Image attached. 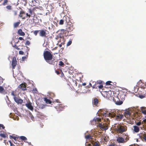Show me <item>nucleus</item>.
Listing matches in <instances>:
<instances>
[{"instance_id":"nucleus-57","label":"nucleus","mask_w":146,"mask_h":146,"mask_svg":"<svg viewBox=\"0 0 146 146\" xmlns=\"http://www.w3.org/2000/svg\"><path fill=\"white\" fill-rule=\"evenodd\" d=\"M19 39L20 40H24V39H23V38L22 37H19Z\"/></svg>"},{"instance_id":"nucleus-16","label":"nucleus","mask_w":146,"mask_h":146,"mask_svg":"<svg viewBox=\"0 0 146 146\" xmlns=\"http://www.w3.org/2000/svg\"><path fill=\"white\" fill-rule=\"evenodd\" d=\"M26 106L29 110H33V107L31 105V103L29 101L28 103L25 104Z\"/></svg>"},{"instance_id":"nucleus-21","label":"nucleus","mask_w":146,"mask_h":146,"mask_svg":"<svg viewBox=\"0 0 146 146\" xmlns=\"http://www.w3.org/2000/svg\"><path fill=\"white\" fill-rule=\"evenodd\" d=\"M91 142L93 146H99L100 143L99 142L95 141L94 140H92Z\"/></svg>"},{"instance_id":"nucleus-51","label":"nucleus","mask_w":146,"mask_h":146,"mask_svg":"<svg viewBox=\"0 0 146 146\" xmlns=\"http://www.w3.org/2000/svg\"><path fill=\"white\" fill-rule=\"evenodd\" d=\"M26 15L27 17H28L29 18H30L31 17V15H30V14H29L27 13H26Z\"/></svg>"},{"instance_id":"nucleus-8","label":"nucleus","mask_w":146,"mask_h":146,"mask_svg":"<svg viewBox=\"0 0 146 146\" xmlns=\"http://www.w3.org/2000/svg\"><path fill=\"white\" fill-rule=\"evenodd\" d=\"M39 31V35L41 37H47L46 35H47L48 33H46V32L48 33V34H49L48 31H47L46 30H42L40 31Z\"/></svg>"},{"instance_id":"nucleus-45","label":"nucleus","mask_w":146,"mask_h":146,"mask_svg":"<svg viewBox=\"0 0 146 146\" xmlns=\"http://www.w3.org/2000/svg\"><path fill=\"white\" fill-rule=\"evenodd\" d=\"M8 2L7 0H5L3 3V5H6Z\"/></svg>"},{"instance_id":"nucleus-7","label":"nucleus","mask_w":146,"mask_h":146,"mask_svg":"<svg viewBox=\"0 0 146 146\" xmlns=\"http://www.w3.org/2000/svg\"><path fill=\"white\" fill-rule=\"evenodd\" d=\"M98 126L102 131L106 130L108 129V126L107 124L103 123H99Z\"/></svg>"},{"instance_id":"nucleus-31","label":"nucleus","mask_w":146,"mask_h":146,"mask_svg":"<svg viewBox=\"0 0 146 146\" xmlns=\"http://www.w3.org/2000/svg\"><path fill=\"white\" fill-rule=\"evenodd\" d=\"M16 92L15 91H12L11 93V95L13 96V98L15 97H16V94H15Z\"/></svg>"},{"instance_id":"nucleus-49","label":"nucleus","mask_w":146,"mask_h":146,"mask_svg":"<svg viewBox=\"0 0 146 146\" xmlns=\"http://www.w3.org/2000/svg\"><path fill=\"white\" fill-rule=\"evenodd\" d=\"M19 54H22L23 55L24 54V52L20 50L19 51Z\"/></svg>"},{"instance_id":"nucleus-41","label":"nucleus","mask_w":146,"mask_h":146,"mask_svg":"<svg viewBox=\"0 0 146 146\" xmlns=\"http://www.w3.org/2000/svg\"><path fill=\"white\" fill-rule=\"evenodd\" d=\"M72 40H70L67 42L66 45L68 46H69L70 45H71V44H72Z\"/></svg>"},{"instance_id":"nucleus-22","label":"nucleus","mask_w":146,"mask_h":146,"mask_svg":"<svg viewBox=\"0 0 146 146\" xmlns=\"http://www.w3.org/2000/svg\"><path fill=\"white\" fill-rule=\"evenodd\" d=\"M131 114V113L129 110H126L124 112L125 115L126 117L130 116Z\"/></svg>"},{"instance_id":"nucleus-62","label":"nucleus","mask_w":146,"mask_h":146,"mask_svg":"<svg viewBox=\"0 0 146 146\" xmlns=\"http://www.w3.org/2000/svg\"><path fill=\"white\" fill-rule=\"evenodd\" d=\"M50 95L51 96H54V94L52 93L50 94Z\"/></svg>"},{"instance_id":"nucleus-52","label":"nucleus","mask_w":146,"mask_h":146,"mask_svg":"<svg viewBox=\"0 0 146 146\" xmlns=\"http://www.w3.org/2000/svg\"><path fill=\"white\" fill-rule=\"evenodd\" d=\"M1 127H2L3 129H4L5 128V127L2 124H0V128Z\"/></svg>"},{"instance_id":"nucleus-63","label":"nucleus","mask_w":146,"mask_h":146,"mask_svg":"<svg viewBox=\"0 0 146 146\" xmlns=\"http://www.w3.org/2000/svg\"><path fill=\"white\" fill-rule=\"evenodd\" d=\"M82 85L83 86H85L86 85V84L85 83L82 84Z\"/></svg>"},{"instance_id":"nucleus-40","label":"nucleus","mask_w":146,"mask_h":146,"mask_svg":"<svg viewBox=\"0 0 146 146\" xmlns=\"http://www.w3.org/2000/svg\"><path fill=\"white\" fill-rule=\"evenodd\" d=\"M3 79L0 76V85L3 82Z\"/></svg>"},{"instance_id":"nucleus-58","label":"nucleus","mask_w":146,"mask_h":146,"mask_svg":"<svg viewBox=\"0 0 146 146\" xmlns=\"http://www.w3.org/2000/svg\"><path fill=\"white\" fill-rule=\"evenodd\" d=\"M56 73L58 75L59 74H60V72L58 70H56Z\"/></svg>"},{"instance_id":"nucleus-1","label":"nucleus","mask_w":146,"mask_h":146,"mask_svg":"<svg viewBox=\"0 0 146 146\" xmlns=\"http://www.w3.org/2000/svg\"><path fill=\"white\" fill-rule=\"evenodd\" d=\"M113 100L115 103L117 105H120L123 103L124 100L125 95L122 91L113 92Z\"/></svg>"},{"instance_id":"nucleus-2","label":"nucleus","mask_w":146,"mask_h":146,"mask_svg":"<svg viewBox=\"0 0 146 146\" xmlns=\"http://www.w3.org/2000/svg\"><path fill=\"white\" fill-rule=\"evenodd\" d=\"M113 100L115 103L117 105H120L123 103L124 100L125 95L122 91L113 92Z\"/></svg>"},{"instance_id":"nucleus-6","label":"nucleus","mask_w":146,"mask_h":146,"mask_svg":"<svg viewBox=\"0 0 146 146\" xmlns=\"http://www.w3.org/2000/svg\"><path fill=\"white\" fill-rule=\"evenodd\" d=\"M116 130L119 133H122L123 132L126 131L127 130L126 126H122L118 124L116 128Z\"/></svg>"},{"instance_id":"nucleus-25","label":"nucleus","mask_w":146,"mask_h":146,"mask_svg":"<svg viewBox=\"0 0 146 146\" xmlns=\"http://www.w3.org/2000/svg\"><path fill=\"white\" fill-rule=\"evenodd\" d=\"M20 23V21L19 20V21L13 24V27L14 28H16L18 27Z\"/></svg>"},{"instance_id":"nucleus-20","label":"nucleus","mask_w":146,"mask_h":146,"mask_svg":"<svg viewBox=\"0 0 146 146\" xmlns=\"http://www.w3.org/2000/svg\"><path fill=\"white\" fill-rule=\"evenodd\" d=\"M33 10H33H31V9H29V12L31 15V16L32 17H34L36 15V14L35 13Z\"/></svg>"},{"instance_id":"nucleus-34","label":"nucleus","mask_w":146,"mask_h":146,"mask_svg":"<svg viewBox=\"0 0 146 146\" xmlns=\"http://www.w3.org/2000/svg\"><path fill=\"white\" fill-rule=\"evenodd\" d=\"M0 136L3 138H5L7 137V135L6 134L1 133H0Z\"/></svg>"},{"instance_id":"nucleus-23","label":"nucleus","mask_w":146,"mask_h":146,"mask_svg":"<svg viewBox=\"0 0 146 146\" xmlns=\"http://www.w3.org/2000/svg\"><path fill=\"white\" fill-rule=\"evenodd\" d=\"M17 33L21 36H24L25 35V33L23 32L21 29H19L17 31Z\"/></svg>"},{"instance_id":"nucleus-43","label":"nucleus","mask_w":146,"mask_h":146,"mask_svg":"<svg viewBox=\"0 0 146 146\" xmlns=\"http://www.w3.org/2000/svg\"><path fill=\"white\" fill-rule=\"evenodd\" d=\"M64 21L63 20H62V19L60 20V21L59 23L60 25H63L64 24Z\"/></svg>"},{"instance_id":"nucleus-13","label":"nucleus","mask_w":146,"mask_h":146,"mask_svg":"<svg viewBox=\"0 0 146 146\" xmlns=\"http://www.w3.org/2000/svg\"><path fill=\"white\" fill-rule=\"evenodd\" d=\"M14 101L18 104H21L23 102V100L22 99L19 98L17 97L14 98Z\"/></svg>"},{"instance_id":"nucleus-37","label":"nucleus","mask_w":146,"mask_h":146,"mask_svg":"<svg viewBox=\"0 0 146 146\" xmlns=\"http://www.w3.org/2000/svg\"><path fill=\"white\" fill-rule=\"evenodd\" d=\"M58 37H59L60 38H64V36L63 35L60 33H59L58 35Z\"/></svg>"},{"instance_id":"nucleus-27","label":"nucleus","mask_w":146,"mask_h":146,"mask_svg":"<svg viewBox=\"0 0 146 146\" xmlns=\"http://www.w3.org/2000/svg\"><path fill=\"white\" fill-rule=\"evenodd\" d=\"M142 112L144 114L146 115V107H142L141 108Z\"/></svg>"},{"instance_id":"nucleus-38","label":"nucleus","mask_w":146,"mask_h":146,"mask_svg":"<svg viewBox=\"0 0 146 146\" xmlns=\"http://www.w3.org/2000/svg\"><path fill=\"white\" fill-rule=\"evenodd\" d=\"M39 31H33V33L35 36L37 35Z\"/></svg>"},{"instance_id":"nucleus-46","label":"nucleus","mask_w":146,"mask_h":146,"mask_svg":"<svg viewBox=\"0 0 146 146\" xmlns=\"http://www.w3.org/2000/svg\"><path fill=\"white\" fill-rule=\"evenodd\" d=\"M30 44V41L29 40L27 41L25 43V44L26 45H29Z\"/></svg>"},{"instance_id":"nucleus-26","label":"nucleus","mask_w":146,"mask_h":146,"mask_svg":"<svg viewBox=\"0 0 146 146\" xmlns=\"http://www.w3.org/2000/svg\"><path fill=\"white\" fill-rule=\"evenodd\" d=\"M134 131L136 133L138 132L139 130V128L138 126L135 125L133 126Z\"/></svg>"},{"instance_id":"nucleus-19","label":"nucleus","mask_w":146,"mask_h":146,"mask_svg":"<svg viewBox=\"0 0 146 146\" xmlns=\"http://www.w3.org/2000/svg\"><path fill=\"white\" fill-rule=\"evenodd\" d=\"M73 29L74 28L72 25H68L67 27L66 28V30L68 32H71L72 31Z\"/></svg>"},{"instance_id":"nucleus-30","label":"nucleus","mask_w":146,"mask_h":146,"mask_svg":"<svg viewBox=\"0 0 146 146\" xmlns=\"http://www.w3.org/2000/svg\"><path fill=\"white\" fill-rule=\"evenodd\" d=\"M19 140H20V139H21L22 140H23L25 142V141L26 140H27V138L24 136H21L20 137V138H19Z\"/></svg>"},{"instance_id":"nucleus-12","label":"nucleus","mask_w":146,"mask_h":146,"mask_svg":"<svg viewBox=\"0 0 146 146\" xmlns=\"http://www.w3.org/2000/svg\"><path fill=\"white\" fill-rule=\"evenodd\" d=\"M17 64V61L15 57L13 58L12 62V66L13 69H15Z\"/></svg>"},{"instance_id":"nucleus-35","label":"nucleus","mask_w":146,"mask_h":146,"mask_svg":"<svg viewBox=\"0 0 146 146\" xmlns=\"http://www.w3.org/2000/svg\"><path fill=\"white\" fill-rule=\"evenodd\" d=\"M11 137L12 138L14 139L17 142V141H18L19 140V137H16L13 136H11Z\"/></svg>"},{"instance_id":"nucleus-10","label":"nucleus","mask_w":146,"mask_h":146,"mask_svg":"<svg viewBox=\"0 0 146 146\" xmlns=\"http://www.w3.org/2000/svg\"><path fill=\"white\" fill-rule=\"evenodd\" d=\"M113 92L109 91L106 92V97L107 98L109 99L110 98H113Z\"/></svg>"},{"instance_id":"nucleus-5","label":"nucleus","mask_w":146,"mask_h":146,"mask_svg":"<svg viewBox=\"0 0 146 146\" xmlns=\"http://www.w3.org/2000/svg\"><path fill=\"white\" fill-rule=\"evenodd\" d=\"M129 139L128 135H125L123 137H118L116 139L117 141L119 143H125Z\"/></svg>"},{"instance_id":"nucleus-56","label":"nucleus","mask_w":146,"mask_h":146,"mask_svg":"<svg viewBox=\"0 0 146 146\" xmlns=\"http://www.w3.org/2000/svg\"><path fill=\"white\" fill-rule=\"evenodd\" d=\"M9 142L10 143V145L11 146H13L14 145L11 142V141H9Z\"/></svg>"},{"instance_id":"nucleus-28","label":"nucleus","mask_w":146,"mask_h":146,"mask_svg":"<svg viewBox=\"0 0 146 146\" xmlns=\"http://www.w3.org/2000/svg\"><path fill=\"white\" fill-rule=\"evenodd\" d=\"M44 101H45L46 103L47 104H51L52 103V102L50 100L46 98H44Z\"/></svg>"},{"instance_id":"nucleus-11","label":"nucleus","mask_w":146,"mask_h":146,"mask_svg":"<svg viewBox=\"0 0 146 146\" xmlns=\"http://www.w3.org/2000/svg\"><path fill=\"white\" fill-rule=\"evenodd\" d=\"M101 120V119L98 117H95L94 118L93 120L91 122V123L92 124L94 125V124H96L97 123V122L100 121Z\"/></svg>"},{"instance_id":"nucleus-4","label":"nucleus","mask_w":146,"mask_h":146,"mask_svg":"<svg viewBox=\"0 0 146 146\" xmlns=\"http://www.w3.org/2000/svg\"><path fill=\"white\" fill-rule=\"evenodd\" d=\"M109 115L112 117H116V119L117 120H119L122 119L123 118V115L121 114V112L115 111V112H112L111 113H109Z\"/></svg>"},{"instance_id":"nucleus-18","label":"nucleus","mask_w":146,"mask_h":146,"mask_svg":"<svg viewBox=\"0 0 146 146\" xmlns=\"http://www.w3.org/2000/svg\"><path fill=\"white\" fill-rule=\"evenodd\" d=\"M102 116L104 117H105V118L104 119V120L105 121L107 120V122H108L110 121L109 119V118H108L107 117H109L108 116V113H102Z\"/></svg>"},{"instance_id":"nucleus-44","label":"nucleus","mask_w":146,"mask_h":146,"mask_svg":"<svg viewBox=\"0 0 146 146\" xmlns=\"http://www.w3.org/2000/svg\"><path fill=\"white\" fill-rule=\"evenodd\" d=\"M109 146H116V144L114 142L113 143H111L109 145Z\"/></svg>"},{"instance_id":"nucleus-3","label":"nucleus","mask_w":146,"mask_h":146,"mask_svg":"<svg viewBox=\"0 0 146 146\" xmlns=\"http://www.w3.org/2000/svg\"><path fill=\"white\" fill-rule=\"evenodd\" d=\"M43 56L45 60L47 63L50 64L54 65L55 62L52 60L53 56L50 52L47 51H44Z\"/></svg>"},{"instance_id":"nucleus-39","label":"nucleus","mask_w":146,"mask_h":146,"mask_svg":"<svg viewBox=\"0 0 146 146\" xmlns=\"http://www.w3.org/2000/svg\"><path fill=\"white\" fill-rule=\"evenodd\" d=\"M59 65L62 66L64 65V63L62 61H60L59 62Z\"/></svg>"},{"instance_id":"nucleus-61","label":"nucleus","mask_w":146,"mask_h":146,"mask_svg":"<svg viewBox=\"0 0 146 146\" xmlns=\"http://www.w3.org/2000/svg\"><path fill=\"white\" fill-rule=\"evenodd\" d=\"M15 48L18 50H19L20 49V48H18L17 46H16V47H15Z\"/></svg>"},{"instance_id":"nucleus-9","label":"nucleus","mask_w":146,"mask_h":146,"mask_svg":"<svg viewBox=\"0 0 146 146\" xmlns=\"http://www.w3.org/2000/svg\"><path fill=\"white\" fill-rule=\"evenodd\" d=\"M26 85L27 84L25 83H23L19 86L18 88L21 90L25 91L26 90Z\"/></svg>"},{"instance_id":"nucleus-53","label":"nucleus","mask_w":146,"mask_h":146,"mask_svg":"<svg viewBox=\"0 0 146 146\" xmlns=\"http://www.w3.org/2000/svg\"><path fill=\"white\" fill-rule=\"evenodd\" d=\"M14 15L15 16L17 15V11H14Z\"/></svg>"},{"instance_id":"nucleus-14","label":"nucleus","mask_w":146,"mask_h":146,"mask_svg":"<svg viewBox=\"0 0 146 146\" xmlns=\"http://www.w3.org/2000/svg\"><path fill=\"white\" fill-rule=\"evenodd\" d=\"M25 12L23 11H20L19 16V17L22 18L23 19H25L26 18V17L25 16Z\"/></svg>"},{"instance_id":"nucleus-15","label":"nucleus","mask_w":146,"mask_h":146,"mask_svg":"<svg viewBox=\"0 0 146 146\" xmlns=\"http://www.w3.org/2000/svg\"><path fill=\"white\" fill-rule=\"evenodd\" d=\"M98 100L96 98H94L93 99L92 104L94 106H97L98 104Z\"/></svg>"},{"instance_id":"nucleus-48","label":"nucleus","mask_w":146,"mask_h":146,"mask_svg":"<svg viewBox=\"0 0 146 146\" xmlns=\"http://www.w3.org/2000/svg\"><path fill=\"white\" fill-rule=\"evenodd\" d=\"M33 92L35 93H36L37 92V90L36 88H35L33 89Z\"/></svg>"},{"instance_id":"nucleus-33","label":"nucleus","mask_w":146,"mask_h":146,"mask_svg":"<svg viewBox=\"0 0 146 146\" xmlns=\"http://www.w3.org/2000/svg\"><path fill=\"white\" fill-rule=\"evenodd\" d=\"M95 84L96 85H102V81L100 80H98L96 82Z\"/></svg>"},{"instance_id":"nucleus-29","label":"nucleus","mask_w":146,"mask_h":146,"mask_svg":"<svg viewBox=\"0 0 146 146\" xmlns=\"http://www.w3.org/2000/svg\"><path fill=\"white\" fill-rule=\"evenodd\" d=\"M93 137V136H92L91 135H87L85 136V138L87 139H89L90 140V139H92V137Z\"/></svg>"},{"instance_id":"nucleus-47","label":"nucleus","mask_w":146,"mask_h":146,"mask_svg":"<svg viewBox=\"0 0 146 146\" xmlns=\"http://www.w3.org/2000/svg\"><path fill=\"white\" fill-rule=\"evenodd\" d=\"M112 83V82L111 81H107L106 83V85H111L110 84L111 83Z\"/></svg>"},{"instance_id":"nucleus-54","label":"nucleus","mask_w":146,"mask_h":146,"mask_svg":"<svg viewBox=\"0 0 146 146\" xmlns=\"http://www.w3.org/2000/svg\"><path fill=\"white\" fill-rule=\"evenodd\" d=\"M142 124L146 123V119H145L143 120L142 122Z\"/></svg>"},{"instance_id":"nucleus-50","label":"nucleus","mask_w":146,"mask_h":146,"mask_svg":"<svg viewBox=\"0 0 146 146\" xmlns=\"http://www.w3.org/2000/svg\"><path fill=\"white\" fill-rule=\"evenodd\" d=\"M141 124V122L140 121H139V122H137L136 124L138 126H139V125H140Z\"/></svg>"},{"instance_id":"nucleus-60","label":"nucleus","mask_w":146,"mask_h":146,"mask_svg":"<svg viewBox=\"0 0 146 146\" xmlns=\"http://www.w3.org/2000/svg\"><path fill=\"white\" fill-rule=\"evenodd\" d=\"M26 58L25 56H23L22 57V59L23 60H24Z\"/></svg>"},{"instance_id":"nucleus-32","label":"nucleus","mask_w":146,"mask_h":146,"mask_svg":"<svg viewBox=\"0 0 146 146\" xmlns=\"http://www.w3.org/2000/svg\"><path fill=\"white\" fill-rule=\"evenodd\" d=\"M46 106V105L43 104H40L39 106V108L41 109H43Z\"/></svg>"},{"instance_id":"nucleus-64","label":"nucleus","mask_w":146,"mask_h":146,"mask_svg":"<svg viewBox=\"0 0 146 146\" xmlns=\"http://www.w3.org/2000/svg\"><path fill=\"white\" fill-rule=\"evenodd\" d=\"M16 46H17L16 45V44H15L13 46V47L15 48V47Z\"/></svg>"},{"instance_id":"nucleus-36","label":"nucleus","mask_w":146,"mask_h":146,"mask_svg":"<svg viewBox=\"0 0 146 146\" xmlns=\"http://www.w3.org/2000/svg\"><path fill=\"white\" fill-rule=\"evenodd\" d=\"M6 8L8 10H11L12 9V7L10 5H8L6 7Z\"/></svg>"},{"instance_id":"nucleus-24","label":"nucleus","mask_w":146,"mask_h":146,"mask_svg":"<svg viewBox=\"0 0 146 146\" xmlns=\"http://www.w3.org/2000/svg\"><path fill=\"white\" fill-rule=\"evenodd\" d=\"M0 93L3 94H6L5 90L2 86H0Z\"/></svg>"},{"instance_id":"nucleus-59","label":"nucleus","mask_w":146,"mask_h":146,"mask_svg":"<svg viewBox=\"0 0 146 146\" xmlns=\"http://www.w3.org/2000/svg\"><path fill=\"white\" fill-rule=\"evenodd\" d=\"M60 38L59 37H58V35L55 38V39L56 40Z\"/></svg>"},{"instance_id":"nucleus-17","label":"nucleus","mask_w":146,"mask_h":146,"mask_svg":"<svg viewBox=\"0 0 146 146\" xmlns=\"http://www.w3.org/2000/svg\"><path fill=\"white\" fill-rule=\"evenodd\" d=\"M103 87L102 85H96V84H95L92 86L93 88H96L98 89H102Z\"/></svg>"},{"instance_id":"nucleus-42","label":"nucleus","mask_w":146,"mask_h":146,"mask_svg":"<svg viewBox=\"0 0 146 146\" xmlns=\"http://www.w3.org/2000/svg\"><path fill=\"white\" fill-rule=\"evenodd\" d=\"M65 32V31L64 29H61L60 30V34L63 35V34Z\"/></svg>"},{"instance_id":"nucleus-55","label":"nucleus","mask_w":146,"mask_h":146,"mask_svg":"<svg viewBox=\"0 0 146 146\" xmlns=\"http://www.w3.org/2000/svg\"><path fill=\"white\" fill-rule=\"evenodd\" d=\"M139 98H144L145 96H143V95H140L139 96Z\"/></svg>"}]
</instances>
